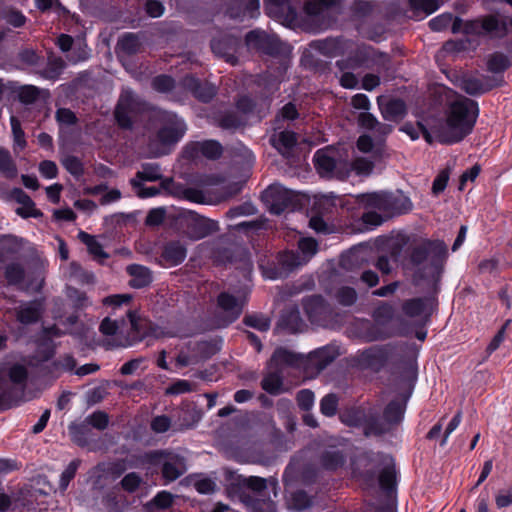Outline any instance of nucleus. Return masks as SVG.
I'll use <instances>...</instances> for the list:
<instances>
[{"mask_svg": "<svg viewBox=\"0 0 512 512\" xmlns=\"http://www.w3.org/2000/svg\"><path fill=\"white\" fill-rule=\"evenodd\" d=\"M335 297L339 304L351 306L357 300V293L354 288L344 286L337 290Z\"/></svg>", "mask_w": 512, "mask_h": 512, "instance_id": "53", "label": "nucleus"}, {"mask_svg": "<svg viewBox=\"0 0 512 512\" xmlns=\"http://www.w3.org/2000/svg\"><path fill=\"white\" fill-rule=\"evenodd\" d=\"M262 199L270 212L278 215L292 205L294 194L282 185L273 184L263 192Z\"/></svg>", "mask_w": 512, "mask_h": 512, "instance_id": "9", "label": "nucleus"}, {"mask_svg": "<svg viewBox=\"0 0 512 512\" xmlns=\"http://www.w3.org/2000/svg\"><path fill=\"white\" fill-rule=\"evenodd\" d=\"M413 204L409 197L404 195L402 192L397 191L395 193L386 192V206L385 216H393L405 214L411 211Z\"/></svg>", "mask_w": 512, "mask_h": 512, "instance_id": "17", "label": "nucleus"}, {"mask_svg": "<svg viewBox=\"0 0 512 512\" xmlns=\"http://www.w3.org/2000/svg\"><path fill=\"white\" fill-rule=\"evenodd\" d=\"M128 318L131 332L125 342L120 343L121 346H131L142 340V336L138 335L141 326L139 320L136 319L135 315L131 311L128 312Z\"/></svg>", "mask_w": 512, "mask_h": 512, "instance_id": "48", "label": "nucleus"}, {"mask_svg": "<svg viewBox=\"0 0 512 512\" xmlns=\"http://www.w3.org/2000/svg\"><path fill=\"white\" fill-rule=\"evenodd\" d=\"M262 388L270 394H279L281 392L282 377L280 372L274 371L268 373L261 382Z\"/></svg>", "mask_w": 512, "mask_h": 512, "instance_id": "44", "label": "nucleus"}, {"mask_svg": "<svg viewBox=\"0 0 512 512\" xmlns=\"http://www.w3.org/2000/svg\"><path fill=\"white\" fill-rule=\"evenodd\" d=\"M65 68V62L61 58H52L41 72L46 79H56Z\"/></svg>", "mask_w": 512, "mask_h": 512, "instance_id": "49", "label": "nucleus"}, {"mask_svg": "<svg viewBox=\"0 0 512 512\" xmlns=\"http://www.w3.org/2000/svg\"><path fill=\"white\" fill-rule=\"evenodd\" d=\"M448 257L447 245L441 240H423L410 252L409 260L420 278L438 279Z\"/></svg>", "mask_w": 512, "mask_h": 512, "instance_id": "2", "label": "nucleus"}, {"mask_svg": "<svg viewBox=\"0 0 512 512\" xmlns=\"http://www.w3.org/2000/svg\"><path fill=\"white\" fill-rule=\"evenodd\" d=\"M187 255L186 247L179 241H173L165 245L162 258L169 266H176L182 263Z\"/></svg>", "mask_w": 512, "mask_h": 512, "instance_id": "28", "label": "nucleus"}, {"mask_svg": "<svg viewBox=\"0 0 512 512\" xmlns=\"http://www.w3.org/2000/svg\"><path fill=\"white\" fill-rule=\"evenodd\" d=\"M78 238L86 245L89 254L94 260L103 263L109 257L95 236L81 231L78 234Z\"/></svg>", "mask_w": 512, "mask_h": 512, "instance_id": "32", "label": "nucleus"}, {"mask_svg": "<svg viewBox=\"0 0 512 512\" xmlns=\"http://www.w3.org/2000/svg\"><path fill=\"white\" fill-rule=\"evenodd\" d=\"M243 322L259 331H267L270 327V321L264 316L249 315L245 316Z\"/></svg>", "mask_w": 512, "mask_h": 512, "instance_id": "61", "label": "nucleus"}, {"mask_svg": "<svg viewBox=\"0 0 512 512\" xmlns=\"http://www.w3.org/2000/svg\"><path fill=\"white\" fill-rule=\"evenodd\" d=\"M0 172L7 178L17 175V167L10 152L2 147H0Z\"/></svg>", "mask_w": 512, "mask_h": 512, "instance_id": "41", "label": "nucleus"}, {"mask_svg": "<svg viewBox=\"0 0 512 512\" xmlns=\"http://www.w3.org/2000/svg\"><path fill=\"white\" fill-rule=\"evenodd\" d=\"M4 276L9 285H19L25 278V270L22 264L12 262L6 265Z\"/></svg>", "mask_w": 512, "mask_h": 512, "instance_id": "39", "label": "nucleus"}, {"mask_svg": "<svg viewBox=\"0 0 512 512\" xmlns=\"http://www.w3.org/2000/svg\"><path fill=\"white\" fill-rule=\"evenodd\" d=\"M335 358V353L329 348H322L315 351L311 357V363L316 366L318 370L324 369Z\"/></svg>", "mask_w": 512, "mask_h": 512, "instance_id": "43", "label": "nucleus"}, {"mask_svg": "<svg viewBox=\"0 0 512 512\" xmlns=\"http://www.w3.org/2000/svg\"><path fill=\"white\" fill-rule=\"evenodd\" d=\"M376 138L373 141L370 135H361L357 140V148L363 153H372L374 157H380L383 151V139L392 132V126L377 121L375 127L371 130Z\"/></svg>", "mask_w": 512, "mask_h": 512, "instance_id": "11", "label": "nucleus"}, {"mask_svg": "<svg viewBox=\"0 0 512 512\" xmlns=\"http://www.w3.org/2000/svg\"><path fill=\"white\" fill-rule=\"evenodd\" d=\"M388 359V350L384 347L374 346L362 352L361 364L372 369H379Z\"/></svg>", "mask_w": 512, "mask_h": 512, "instance_id": "25", "label": "nucleus"}, {"mask_svg": "<svg viewBox=\"0 0 512 512\" xmlns=\"http://www.w3.org/2000/svg\"><path fill=\"white\" fill-rule=\"evenodd\" d=\"M369 50L366 47H358L352 56L345 60H338L336 66L341 71L357 69L365 64L369 58Z\"/></svg>", "mask_w": 512, "mask_h": 512, "instance_id": "33", "label": "nucleus"}, {"mask_svg": "<svg viewBox=\"0 0 512 512\" xmlns=\"http://www.w3.org/2000/svg\"><path fill=\"white\" fill-rule=\"evenodd\" d=\"M405 406L396 401L390 402L384 410L383 420L372 423L365 434L380 435L389 432L395 425L399 424L404 416Z\"/></svg>", "mask_w": 512, "mask_h": 512, "instance_id": "10", "label": "nucleus"}, {"mask_svg": "<svg viewBox=\"0 0 512 512\" xmlns=\"http://www.w3.org/2000/svg\"><path fill=\"white\" fill-rule=\"evenodd\" d=\"M270 142L283 156L288 157L297 143V137L292 131H281L274 134Z\"/></svg>", "mask_w": 512, "mask_h": 512, "instance_id": "27", "label": "nucleus"}, {"mask_svg": "<svg viewBox=\"0 0 512 512\" xmlns=\"http://www.w3.org/2000/svg\"><path fill=\"white\" fill-rule=\"evenodd\" d=\"M306 262L307 259L296 252H284L279 255V263L286 271L293 270L294 268H297Z\"/></svg>", "mask_w": 512, "mask_h": 512, "instance_id": "42", "label": "nucleus"}, {"mask_svg": "<svg viewBox=\"0 0 512 512\" xmlns=\"http://www.w3.org/2000/svg\"><path fill=\"white\" fill-rule=\"evenodd\" d=\"M239 44L240 42L237 38L215 39L211 43V48L215 55L222 57L226 62L235 65L237 63L235 53L237 52Z\"/></svg>", "mask_w": 512, "mask_h": 512, "instance_id": "19", "label": "nucleus"}, {"mask_svg": "<svg viewBox=\"0 0 512 512\" xmlns=\"http://www.w3.org/2000/svg\"><path fill=\"white\" fill-rule=\"evenodd\" d=\"M315 168L322 177L345 179L350 175L349 162L342 159L339 151L327 147L318 150L314 155Z\"/></svg>", "mask_w": 512, "mask_h": 512, "instance_id": "4", "label": "nucleus"}, {"mask_svg": "<svg viewBox=\"0 0 512 512\" xmlns=\"http://www.w3.org/2000/svg\"><path fill=\"white\" fill-rule=\"evenodd\" d=\"M464 34L482 35L503 38L508 35V26L505 21L499 20L496 15H489L482 19L466 21Z\"/></svg>", "mask_w": 512, "mask_h": 512, "instance_id": "6", "label": "nucleus"}, {"mask_svg": "<svg viewBox=\"0 0 512 512\" xmlns=\"http://www.w3.org/2000/svg\"><path fill=\"white\" fill-rule=\"evenodd\" d=\"M183 86L203 102L211 100L216 94V89L213 85L201 83L198 79L192 76H186L183 79Z\"/></svg>", "mask_w": 512, "mask_h": 512, "instance_id": "23", "label": "nucleus"}, {"mask_svg": "<svg viewBox=\"0 0 512 512\" xmlns=\"http://www.w3.org/2000/svg\"><path fill=\"white\" fill-rule=\"evenodd\" d=\"M28 372L20 364L0 366V410L12 407L23 392Z\"/></svg>", "mask_w": 512, "mask_h": 512, "instance_id": "3", "label": "nucleus"}, {"mask_svg": "<svg viewBox=\"0 0 512 512\" xmlns=\"http://www.w3.org/2000/svg\"><path fill=\"white\" fill-rule=\"evenodd\" d=\"M161 127L157 133V140L163 146L178 142L186 132V125L182 119L172 112H163L160 115Z\"/></svg>", "mask_w": 512, "mask_h": 512, "instance_id": "5", "label": "nucleus"}, {"mask_svg": "<svg viewBox=\"0 0 512 512\" xmlns=\"http://www.w3.org/2000/svg\"><path fill=\"white\" fill-rule=\"evenodd\" d=\"M126 272L130 276L129 285L135 289L147 287L153 280L151 270L139 264L127 266Z\"/></svg>", "mask_w": 512, "mask_h": 512, "instance_id": "22", "label": "nucleus"}, {"mask_svg": "<svg viewBox=\"0 0 512 512\" xmlns=\"http://www.w3.org/2000/svg\"><path fill=\"white\" fill-rule=\"evenodd\" d=\"M321 462L324 468L335 470L343 466L345 459L344 456L336 450H329L322 454Z\"/></svg>", "mask_w": 512, "mask_h": 512, "instance_id": "45", "label": "nucleus"}, {"mask_svg": "<svg viewBox=\"0 0 512 512\" xmlns=\"http://www.w3.org/2000/svg\"><path fill=\"white\" fill-rule=\"evenodd\" d=\"M243 119L235 112H228L222 115L218 121V125L223 129H236L242 126Z\"/></svg>", "mask_w": 512, "mask_h": 512, "instance_id": "55", "label": "nucleus"}, {"mask_svg": "<svg viewBox=\"0 0 512 512\" xmlns=\"http://www.w3.org/2000/svg\"><path fill=\"white\" fill-rule=\"evenodd\" d=\"M141 49V41L134 33H126L121 36L116 46L118 57L130 56L136 54Z\"/></svg>", "mask_w": 512, "mask_h": 512, "instance_id": "30", "label": "nucleus"}, {"mask_svg": "<svg viewBox=\"0 0 512 512\" xmlns=\"http://www.w3.org/2000/svg\"><path fill=\"white\" fill-rule=\"evenodd\" d=\"M428 302L429 300L422 298L408 300L403 304V311L410 317L429 316L431 312L428 311Z\"/></svg>", "mask_w": 512, "mask_h": 512, "instance_id": "37", "label": "nucleus"}, {"mask_svg": "<svg viewBox=\"0 0 512 512\" xmlns=\"http://www.w3.org/2000/svg\"><path fill=\"white\" fill-rule=\"evenodd\" d=\"M125 324V321H116L112 320L109 317L105 318L101 324H100V331L102 334L107 336H113L122 334L124 332L123 326Z\"/></svg>", "mask_w": 512, "mask_h": 512, "instance_id": "50", "label": "nucleus"}, {"mask_svg": "<svg viewBox=\"0 0 512 512\" xmlns=\"http://www.w3.org/2000/svg\"><path fill=\"white\" fill-rule=\"evenodd\" d=\"M70 276L83 283H92L94 281V275L85 271L81 265L76 262L70 263Z\"/></svg>", "mask_w": 512, "mask_h": 512, "instance_id": "59", "label": "nucleus"}, {"mask_svg": "<svg viewBox=\"0 0 512 512\" xmlns=\"http://www.w3.org/2000/svg\"><path fill=\"white\" fill-rule=\"evenodd\" d=\"M341 0H308L305 4L306 13L314 18L324 17L329 8L339 4Z\"/></svg>", "mask_w": 512, "mask_h": 512, "instance_id": "34", "label": "nucleus"}, {"mask_svg": "<svg viewBox=\"0 0 512 512\" xmlns=\"http://www.w3.org/2000/svg\"><path fill=\"white\" fill-rule=\"evenodd\" d=\"M338 407V397L331 393L321 399L320 410L325 416L331 417L336 414Z\"/></svg>", "mask_w": 512, "mask_h": 512, "instance_id": "54", "label": "nucleus"}, {"mask_svg": "<svg viewBox=\"0 0 512 512\" xmlns=\"http://www.w3.org/2000/svg\"><path fill=\"white\" fill-rule=\"evenodd\" d=\"M395 470L393 465L387 463L379 475V484L382 489L391 490L395 485Z\"/></svg>", "mask_w": 512, "mask_h": 512, "instance_id": "52", "label": "nucleus"}, {"mask_svg": "<svg viewBox=\"0 0 512 512\" xmlns=\"http://www.w3.org/2000/svg\"><path fill=\"white\" fill-rule=\"evenodd\" d=\"M478 113L477 102L460 96L450 104L446 120L434 125L432 131L441 143L459 142L471 133Z\"/></svg>", "mask_w": 512, "mask_h": 512, "instance_id": "1", "label": "nucleus"}, {"mask_svg": "<svg viewBox=\"0 0 512 512\" xmlns=\"http://www.w3.org/2000/svg\"><path fill=\"white\" fill-rule=\"evenodd\" d=\"M349 165L350 172L354 171L359 176L370 175L374 168V163L365 157H358Z\"/></svg>", "mask_w": 512, "mask_h": 512, "instance_id": "51", "label": "nucleus"}, {"mask_svg": "<svg viewBox=\"0 0 512 512\" xmlns=\"http://www.w3.org/2000/svg\"><path fill=\"white\" fill-rule=\"evenodd\" d=\"M353 43L341 38H328L318 41L315 44L316 49L327 57H337L351 50Z\"/></svg>", "mask_w": 512, "mask_h": 512, "instance_id": "18", "label": "nucleus"}, {"mask_svg": "<svg viewBox=\"0 0 512 512\" xmlns=\"http://www.w3.org/2000/svg\"><path fill=\"white\" fill-rule=\"evenodd\" d=\"M296 362V356L284 348H278L274 351L270 364L277 369L283 365H293Z\"/></svg>", "mask_w": 512, "mask_h": 512, "instance_id": "46", "label": "nucleus"}, {"mask_svg": "<svg viewBox=\"0 0 512 512\" xmlns=\"http://www.w3.org/2000/svg\"><path fill=\"white\" fill-rule=\"evenodd\" d=\"M130 184L135 189L137 196L140 198L153 197L160 193V188L146 187L137 179H131Z\"/></svg>", "mask_w": 512, "mask_h": 512, "instance_id": "60", "label": "nucleus"}, {"mask_svg": "<svg viewBox=\"0 0 512 512\" xmlns=\"http://www.w3.org/2000/svg\"><path fill=\"white\" fill-rule=\"evenodd\" d=\"M62 165L72 175L78 176V175L82 174V172H83L82 163L75 156H72V155L66 156L62 160Z\"/></svg>", "mask_w": 512, "mask_h": 512, "instance_id": "64", "label": "nucleus"}, {"mask_svg": "<svg viewBox=\"0 0 512 512\" xmlns=\"http://www.w3.org/2000/svg\"><path fill=\"white\" fill-rule=\"evenodd\" d=\"M198 344L188 343L185 349H181L178 353L175 362L179 367H186L189 365L197 364L200 359L197 354Z\"/></svg>", "mask_w": 512, "mask_h": 512, "instance_id": "36", "label": "nucleus"}, {"mask_svg": "<svg viewBox=\"0 0 512 512\" xmlns=\"http://www.w3.org/2000/svg\"><path fill=\"white\" fill-rule=\"evenodd\" d=\"M246 45L268 55H279L285 53L287 45L275 35H269L261 30H253L246 35Z\"/></svg>", "mask_w": 512, "mask_h": 512, "instance_id": "7", "label": "nucleus"}, {"mask_svg": "<svg viewBox=\"0 0 512 512\" xmlns=\"http://www.w3.org/2000/svg\"><path fill=\"white\" fill-rule=\"evenodd\" d=\"M186 472L184 459L178 455H169L162 465V474L167 481H174Z\"/></svg>", "mask_w": 512, "mask_h": 512, "instance_id": "26", "label": "nucleus"}, {"mask_svg": "<svg viewBox=\"0 0 512 512\" xmlns=\"http://www.w3.org/2000/svg\"><path fill=\"white\" fill-rule=\"evenodd\" d=\"M42 312L43 302L40 300L23 302L15 308L16 319L24 325L36 323L40 319Z\"/></svg>", "mask_w": 512, "mask_h": 512, "instance_id": "16", "label": "nucleus"}, {"mask_svg": "<svg viewBox=\"0 0 512 512\" xmlns=\"http://www.w3.org/2000/svg\"><path fill=\"white\" fill-rule=\"evenodd\" d=\"M266 13L282 23H292L296 19V9L289 0H265Z\"/></svg>", "mask_w": 512, "mask_h": 512, "instance_id": "13", "label": "nucleus"}, {"mask_svg": "<svg viewBox=\"0 0 512 512\" xmlns=\"http://www.w3.org/2000/svg\"><path fill=\"white\" fill-rule=\"evenodd\" d=\"M134 109V99L130 93H123L120 96L115 109V118L122 128H130L132 125L131 117Z\"/></svg>", "mask_w": 512, "mask_h": 512, "instance_id": "21", "label": "nucleus"}, {"mask_svg": "<svg viewBox=\"0 0 512 512\" xmlns=\"http://www.w3.org/2000/svg\"><path fill=\"white\" fill-rule=\"evenodd\" d=\"M86 421L92 427L98 430H104L108 426V415L104 412H94L86 418Z\"/></svg>", "mask_w": 512, "mask_h": 512, "instance_id": "63", "label": "nucleus"}, {"mask_svg": "<svg viewBox=\"0 0 512 512\" xmlns=\"http://www.w3.org/2000/svg\"><path fill=\"white\" fill-rule=\"evenodd\" d=\"M400 130L409 135L412 140L418 139L420 133H422L425 140L428 143L432 142V136L430 132L419 122L416 125H413L411 123H405L404 125H402Z\"/></svg>", "mask_w": 512, "mask_h": 512, "instance_id": "47", "label": "nucleus"}, {"mask_svg": "<svg viewBox=\"0 0 512 512\" xmlns=\"http://www.w3.org/2000/svg\"><path fill=\"white\" fill-rule=\"evenodd\" d=\"M172 502L173 495L167 491H161L148 503V507L155 506L160 509H166L171 506Z\"/></svg>", "mask_w": 512, "mask_h": 512, "instance_id": "62", "label": "nucleus"}, {"mask_svg": "<svg viewBox=\"0 0 512 512\" xmlns=\"http://www.w3.org/2000/svg\"><path fill=\"white\" fill-rule=\"evenodd\" d=\"M381 99V97H378L377 101L382 117L385 120L390 122H399L405 117L407 110L404 101L400 99H391L386 103H382Z\"/></svg>", "mask_w": 512, "mask_h": 512, "instance_id": "20", "label": "nucleus"}, {"mask_svg": "<svg viewBox=\"0 0 512 512\" xmlns=\"http://www.w3.org/2000/svg\"><path fill=\"white\" fill-rule=\"evenodd\" d=\"M504 84L503 76H482L481 78L472 75H464L458 80V86L469 95H480L495 87Z\"/></svg>", "mask_w": 512, "mask_h": 512, "instance_id": "8", "label": "nucleus"}, {"mask_svg": "<svg viewBox=\"0 0 512 512\" xmlns=\"http://www.w3.org/2000/svg\"><path fill=\"white\" fill-rule=\"evenodd\" d=\"M133 179H137L141 183L143 181H157L162 179L160 166L156 163L142 164L141 169L136 173Z\"/></svg>", "mask_w": 512, "mask_h": 512, "instance_id": "38", "label": "nucleus"}, {"mask_svg": "<svg viewBox=\"0 0 512 512\" xmlns=\"http://www.w3.org/2000/svg\"><path fill=\"white\" fill-rule=\"evenodd\" d=\"M19 101L25 105L33 104L39 99L49 98V92L46 89H40L34 85H22L15 90Z\"/></svg>", "mask_w": 512, "mask_h": 512, "instance_id": "29", "label": "nucleus"}, {"mask_svg": "<svg viewBox=\"0 0 512 512\" xmlns=\"http://www.w3.org/2000/svg\"><path fill=\"white\" fill-rule=\"evenodd\" d=\"M311 505V498L304 491H296L291 495L290 507L295 510H303Z\"/></svg>", "mask_w": 512, "mask_h": 512, "instance_id": "58", "label": "nucleus"}, {"mask_svg": "<svg viewBox=\"0 0 512 512\" xmlns=\"http://www.w3.org/2000/svg\"><path fill=\"white\" fill-rule=\"evenodd\" d=\"M193 154L192 155H202L208 159H216L222 153L221 145L213 140L198 142L193 146Z\"/></svg>", "mask_w": 512, "mask_h": 512, "instance_id": "35", "label": "nucleus"}, {"mask_svg": "<svg viewBox=\"0 0 512 512\" xmlns=\"http://www.w3.org/2000/svg\"><path fill=\"white\" fill-rule=\"evenodd\" d=\"M13 198L21 204V207L16 209V213L23 217L39 218L42 216V212L35 207V203L22 189L16 188L12 191Z\"/></svg>", "mask_w": 512, "mask_h": 512, "instance_id": "24", "label": "nucleus"}, {"mask_svg": "<svg viewBox=\"0 0 512 512\" xmlns=\"http://www.w3.org/2000/svg\"><path fill=\"white\" fill-rule=\"evenodd\" d=\"M510 66V62L502 53H494L489 56L487 60V68L494 76H502V72Z\"/></svg>", "mask_w": 512, "mask_h": 512, "instance_id": "40", "label": "nucleus"}, {"mask_svg": "<svg viewBox=\"0 0 512 512\" xmlns=\"http://www.w3.org/2000/svg\"><path fill=\"white\" fill-rule=\"evenodd\" d=\"M244 306V299H238L233 295L223 292L218 296V308L223 315L225 324H229L239 318Z\"/></svg>", "mask_w": 512, "mask_h": 512, "instance_id": "14", "label": "nucleus"}, {"mask_svg": "<svg viewBox=\"0 0 512 512\" xmlns=\"http://www.w3.org/2000/svg\"><path fill=\"white\" fill-rule=\"evenodd\" d=\"M360 203L365 209L371 210L363 214V221L366 224L377 226L383 222L382 216L373 210L385 213L386 192L364 194L360 197Z\"/></svg>", "mask_w": 512, "mask_h": 512, "instance_id": "12", "label": "nucleus"}, {"mask_svg": "<svg viewBox=\"0 0 512 512\" xmlns=\"http://www.w3.org/2000/svg\"><path fill=\"white\" fill-rule=\"evenodd\" d=\"M283 322L291 332L300 331L303 325L300 313L297 309H292L285 316H283Z\"/></svg>", "mask_w": 512, "mask_h": 512, "instance_id": "57", "label": "nucleus"}, {"mask_svg": "<svg viewBox=\"0 0 512 512\" xmlns=\"http://www.w3.org/2000/svg\"><path fill=\"white\" fill-rule=\"evenodd\" d=\"M218 230V222L204 217H197L193 219L191 236L194 239H202Z\"/></svg>", "mask_w": 512, "mask_h": 512, "instance_id": "31", "label": "nucleus"}, {"mask_svg": "<svg viewBox=\"0 0 512 512\" xmlns=\"http://www.w3.org/2000/svg\"><path fill=\"white\" fill-rule=\"evenodd\" d=\"M81 461L79 459H75L69 463L66 469L62 472L60 478V488L61 490H66L70 481L74 478L76 471L80 465Z\"/></svg>", "mask_w": 512, "mask_h": 512, "instance_id": "56", "label": "nucleus"}, {"mask_svg": "<svg viewBox=\"0 0 512 512\" xmlns=\"http://www.w3.org/2000/svg\"><path fill=\"white\" fill-rule=\"evenodd\" d=\"M227 14L232 19L254 18L259 14V0H230Z\"/></svg>", "mask_w": 512, "mask_h": 512, "instance_id": "15", "label": "nucleus"}]
</instances>
